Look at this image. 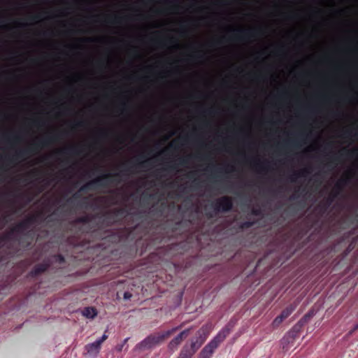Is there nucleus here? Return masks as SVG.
I'll return each instance as SVG.
<instances>
[{
  "mask_svg": "<svg viewBox=\"0 0 358 358\" xmlns=\"http://www.w3.org/2000/svg\"><path fill=\"white\" fill-rule=\"evenodd\" d=\"M228 329H222L217 335L208 343L199 354V358H210L215 350L218 347L229 334Z\"/></svg>",
  "mask_w": 358,
  "mask_h": 358,
  "instance_id": "1",
  "label": "nucleus"
},
{
  "mask_svg": "<svg viewBox=\"0 0 358 358\" xmlns=\"http://www.w3.org/2000/svg\"><path fill=\"white\" fill-rule=\"evenodd\" d=\"M209 331L201 329L200 336L195 342H192L190 346H185L178 358H191L196 350L202 345L208 335Z\"/></svg>",
  "mask_w": 358,
  "mask_h": 358,
  "instance_id": "2",
  "label": "nucleus"
},
{
  "mask_svg": "<svg viewBox=\"0 0 358 358\" xmlns=\"http://www.w3.org/2000/svg\"><path fill=\"white\" fill-rule=\"evenodd\" d=\"M176 329L177 328H173L160 334L150 336L142 343V345L145 346H152L153 345L158 344L163 341L166 338L169 337L171 334H172Z\"/></svg>",
  "mask_w": 358,
  "mask_h": 358,
  "instance_id": "3",
  "label": "nucleus"
},
{
  "mask_svg": "<svg viewBox=\"0 0 358 358\" xmlns=\"http://www.w3.org/2000/svg\"><path fill=\"white\" fill-rule=\"evenodd\" d=\"M296 333L289 331L286 334L280 341V344L284 350H289L294 344Z\"/></svg>",
  "mask_w": 358,
  "mask_h": 358,
  "instance_id": "4",
  "label": "nucleus"
},
{
  "mask_svg": "<svg viewBox=\"0 0 358 358\" xmlns=\"http://www.w3.org/2000/svg\"><path fill=\"white\" fill-rule=\"evenodd\" d=\"M101 347L100 342L96 341L87 344L84 348L85 355L90 357H96L100 352Z\"/></svg>",
  "mask_w": 358,
  "mask_h": 358,
  "instance_id": "5",
  "label": "nucleus"
},
{
  "mask_svg": "<svg viewBox=\"0 0 358 358\" xmlns=\"http://www.w3.org/2000/svg\"><path fill=\"white\" fill-rule=\"evenodd\" d=\"M295 309V306L294 305H290L289 306L287 307L282 313L280 315H278V317H276L273 322H272V326L273 327H278L282 322V321L286 319L289 315H290V314L293 312V310Z\"/></svg>",
  "mask_w": 358,
  "mask_h": 358,
  "instance_id": "6",
  "label": "nucleus"
},
{
  "mask_svg": "<svg viewBox=\"0 0 358 358\" xmlns=\"http://www.w3.org/2000/svg\"><path fill=\"white\" fill-rule=\"evenodd\" d=\"M189 334V330H185L180 333L175 338H173L170 343H169V348L171 350H174L177 348V347L180 344V343L182 341V340L186 338Z\"/></svg>",
  "mask_w": 358,
  "mask_h": 358,
  "instance_id": "7",
  "label": "nucleus"
},
{
  "mask_svg": "<svg viewBox=\"0 0 358 358\" xmlns=\"http://www.w3.org/2000/svg\"><path fill=\"white\" fill-rule=\"evenodd\" d=\"M219 210L227 211L232 207L231 200L228 197H222L217 201Z\"/></svg>",
  "mask_w": 358,
  "mask_h": 358,
  "instance_id": "8",
  "label": "nucleus"
},
{
  "mask_svg": "<svg viewBox=\"0 0 358 358\" xmlns=\"http://www.w3.org/2000/svg\"><path fill=\"white\" fill-rule=\"evenodd\" d=\"M82 314L87 318L93 319L96 316L97 312L95 308L87 307L82 311Z\"/></svg>",
  "mask_w": 358,
  "mask_h": 358,
  "instance_id": "9",
  "label": "nucleus"
},
{
  "mask_svg": "<svg viewBox=\"0 0 358 358\" xmlns=\"http://www.w3.org/2000/svg\"><path fill=\"white\" fill-rule=\"evenodd\" d=\"M107 338L108 336L106 334H104L100 338L96 340V341L100 342V345H101V344L107 339Z\"/></svg>",
  "mask_w": 358,
  "mask_h": 358,
  "instance_id": "10",
  "label": "nucleus"
},
{
  "mask_svg": "<svg viewBox=\"0 0 358 358\" xmlns=\"http://www.w3.org/2000/svg\"><path fill=\"white\" fill-rule=\"evenodd\" d=\"M127 341H128V338H125V339L124 340V341H123V343H122V344H121V345H120L117 346V350H118V351H121V350H122V348H123V346H124V345L127 342Z\"/></svg>",
  "mask_w": 358,
  "mask_h": 358,
  "instance_id": "11",
  "label": "nucleus"
},
{
  "mask_svg": "<svg viewBox=\"0 0 358 358\" xmlns=\"http://www.w3.org/2000/svg\"><path fill=\"white\" fill-rule=\"evenodd\" d=\"M124 297L125 298H127L128 297V295H127L126 294H124Z\"/></svg>",
  "mask_w": 358,
  "mask_h": 358,
  "instance_id": "12",
  "label": "nucleus"
},
{
  "mask_svg": "<svg viewBox=\"0 0 358 358\" xmlns=\"http://www.w3.org/2000/svg\"><path fill=\"white\" fill-rule=\"evenodd\" d=\"M124 297L125 298H127L128 297V295H127L126 294H124Z\"/></svg>",
  "mask_w": 358,
  "mask_h": 358,
  "instance_id": "13",
  "label": "nucleus"
},
{
  "mask_svg": "<svg viewBox=\"0 0 358 358\" xmlns=\"http://www.w3.org/2000/svg\"><path fill=\"white\" fill-rule=\"evenodd\" d=\"M357 327H358V324H357Z\"/></svg>",
  "mask_w": 358,
  "mask_h": 358,
  "instance_id": "14",
  "label": "nucleus"
},
{
  "mask_svg": "<svg viewBox=\"0 0 358 358\" xmlns=\"http://www.w3.org/2000/svg\"><path fill=\"white\" fill-rule=\"evenodd\" d=\"M357 327H358V324H357Z\"/></svg>",
  "mask_w": 358,
  "mask_h": 358,
  "instance_id": "15",
  "label": "nucleus"
},
{
  "mask_svg": "<svg viewBox=\"0 0 358 358\" xmlns=\"http://www.w3.org/2000/svg\"><path fill=\"white\" fill-rule=\"evenodd\" d=\"M357 327H358V324H357Z\"/></svg>",
  "mask_w": 358,
  "mask_h": 358,
  "instance_id": "16",
  "label": "nucleus"
},
{
  "mask_svg": "<svg viewBox=\"0 0 358 358\" xmlns=\"http://www.w3.org/2000/svg\"><path fill=\"white\" fill-rule=\"evenodd\" d=\"M357 327H358V324H357Z\"/></svg>",
  "mask_w": 358,
  "mask_h": 358,
  "instance_id": "17",
  "label": "nucleus"
},
{
  "mask_svg": "<svg viewBox=\"0 0 358 358\" xmlns=\"http://www.w3.org/2000/svg\"><path fill=\"white\" fill-rule=\"evenodd\" d=\"M357 327H358V324H357Z\"/></svg>",
  "mask_w": 358,
  "mask_h": 358,
  "instance_id": "18",
  "label": "nucleus"
},
{
  "mask_svg": "<svg viewBox=\"0 0 358 358\" xmlns=\"http://www.w3.org/2000/svg\"><path fill=\"white\" fill-rule=\"evenodd\" d=\"M357 327H358V324H357Z\"/></svg>",
  "mask_w": 358,
  "mask_h": 358,
  "instance_id": "19",
  "label": "nucleus"
}]
</instances>
